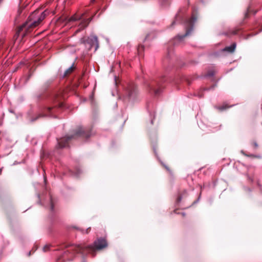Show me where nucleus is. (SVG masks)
Masks as SVG:
<instances>
[{"label": "nucleus", "mask_w": 262, "mask_h": 262, "mask_svg": "<svg viewBox=\"0 0 262 262\" xmlns=\"http://www.w3.org/2000/svg\"><path fill=\"white\" fill-rule=\"evenodd\" d=\"M253 144H254V146L255 147H256L257 146V144L256 143H255V142H254V143H253Z\"/></svg>", "instance_id": "obj_16"}, {"label": "nucleus", "mask_w": 262, "mask_h": 262, "mask_svg": "<svg viewBox=\"0 0 262 262\" xmlns=\"http://www.w3.org/2000/svg\"><path fill=\"white\" fill-rule=\"evenodd\" d=\"M182 200V196L181 195H179L177 198V202L179 203Z\"/></svg>", "instance_id": "obj_12"}, {"label": "nucleus", "mask_w": 262, "mask_h": 262, "mask_svg": "<svg viewBox=\"0 0 262 262\" xmlns=\"http://www.w3.org/2000/svg\"><path fill=\"white\" fill-rule=\"evenodd\" d=\"M235 46H236L235 43H233L230 46L226 47L224 49V51H228L229 52H233L235 50Z\"/></svg>", "instance_id": "obj_8"}, {"label": "nucleus", "mask_w": 262, "mask_h": 262, "mask_svg": "<svg viewBox=\"0 0 262 262\" xmlns=\"http://www.w3.org/2000/svg\"><path fill=\"white\" fill-rule=\"evenodd\" d=\"M48 12L47 11L40 12L39 10L34 11L28 17L27 20L18 29L17 33L24 37L31 32L35 27L38 26L41 22L45 18Z\"/></svg>", "instance_id": "obj_1"}, {"label": "nucleus", "mask_w": 262, "mask_h": 262, "mask_svg": "<svg viewBox=\"0 0 262 262\" xmlns=\"http://www.w3.org/2000/svg\"><path fill=\"white\" fill-rule=\"evenodd\" d=\"M92 17L88 19H82L78 26L79 28L78 31H79L80 30H82L86 28L89 24L90 22L92 20Z\"/></svg>", "instance_id": "obj_6"}, {"label": "nucleus", "mask_w": 262, "mask_h": 262, "mask_svg": "<svg viewBox=\"0 0 262 262\" xmlns=\"http://www.w3.org/2000/svg\"><path fill=\"white\" fill-rule=\"evenodd\" d=\"M74 69V67L73 66L70 67L68 69H67L64 73L63 77H66L71 74Z\"/></svg>", "instance_id": "obj_9"}, {"label": "nucleus", "mask_w": 262, "mask_h": 262, "mask_svg": "<svg viewBox=\"0 0 262 262\" xmlns=\"http://www.w3.org/2000/svg\"><path fill=\"white\" fill-rule=\"evenodd\" d=\"M230 107V106H229L228 104H223L222 106H220L216 107V108L220 111H223L225 109L229 108Z\"/></svg>", "instance_id": "obj_10"}, {"label": "nucleus", "mask_w": 262, "mask_h": 262, "mask_svg": "<svg viewBox=\"0 0 262 262\" xmlns=\"http://www.w3.org/2000/svg\"><path fill=\"white\" fill-rule=\"evenodd\" d=\"M107 247V243L105 238H100L95 241L94 245H76L74 249L77 253L84 254L94 252L95 249L101 250Z\"/></svg>", "instance_id": "obj_2"}, {"label": "nucleus", "mask_w": 262, "mask_h": 262, "mask_svg": "<svg viewBox=\"0 0 262 262\" xmlns=\"http://www.w3.org/2000/svg\"><path fill=\"white\" fill-rule=\"evenodd\" d=\"M50 245H46L44 246L43 250L44 251H47L50 248Z\"/></svg>", "instance_id": "obj_11"}, {"label": "nucleus", "mask_w": 262, "mask_h": 262, "mask_svg": "<svg viewBox=\"0 0 262 262\" xmlns=\"http://www.w3.org/2000/svg\"><path fill=\"white\" fill-rule=\"evenodd\" d=\"M53 205L52 204L51 205V210H53Z\"/></svg>", "instance_id": "obj_17"}, {"label": "nucleus", "mask_w": 262, "mask_h": 262, "mask_svg": "<svg viewBox=\"0 0 262 262\" xmlns=\"http://www.w3.org/2000/svg\"><path fill=\"white\" fill-rule=\"evenodd\" d=\"M91 47L95 46V50H97L99 48V42L98 38L96 36H92L89 39Z\"/></svg>", "instance_id": "obj_5"}, {"label": "nucleus", "mask_w": 262, "mask_h": 262, "mask_svg": "<svg viewBox=\"0 0 262 262\" xmlns=\"http://www.w3.org/2000/svg\"><path fill=\"white\" fill-rule=\"evenodd\" d=\"M94 1V0H91L92 2H93Z\"/></svg>", "instance_id": "obj_19"}, {"label": "nucleus", "mask_w": 262, "mask_h": 262, "mask_svg": "<svg viewBox=\"0 0 262 262\" xmlns=\"http://www.w3.org/2000/svg\"><path fill=\"white\" fill-rule=\"evenodd\" d=\"M90 230H91V228L90 227L87 228L86 230V233H89L90 232Z\"/></svg>", "instance_id": "obj_13"}, {"label": "nucleus", "mask_w": 262, "mask_h": 262, "mask_svg": "<svg viewBox=\"0 0 262 262\" xmlns=\"http://www.w3.org/2000/svg\"><path fill=\"white\" fill-rule=\"evenodd\" d=\"M84 15V14L83 13V14H81L80 16L77 15H73L70 17L69 20L70 21H76L77 20L81 19H82Z\"/></svg>", "instance_id": "obj_7"}, {"label": "nucleus", "mask_w": 262, "mask_h": 262, "mask_svg": "<svg viewBox=\"0 0 262 262\" xmlns=\"http://www.w3.org/2000/svg\"><path fill=\"white\" fill-rule=\"evenodd\" d=\"M189 32L188 31H187L185 35L183 36V37L187 36L189 34Z\"/></svg>", "instance_id": "obj_14"}, {"label": "nucleus", "mask_w": 262, "mask_h": 262, "mask_svg": "<svg viewBox=\"0 0 262 262\" xmlns=\"http://www.w3.org/2000/svg\"><path fill=\"white\" fill-rule=\"evenodd\" d=\"M155 91V94L156 95H157L159 93V91L158 90H154Z\"/></svg>", "instance_id": "obj_15"}, {"label": "nucleus", "mask_w": 262, "mask_h": 262, "mask_svg": "<svg viewBox=\"0 0 262 262\" xmlns=\"http://www.w3.org/2000/svg\"><path fill=\"white\" fill-rule=\"evenodd\" d=\"M127 97L129 100H135L138 96V91L136 85H130L127 90Z\"/></svg>", "instance_id": "obj_4"}, {"label": "nucleus", "mask_w": 262, "mask_h": 262, "mask_svg": "<svg viewBox=\"0 0 262 262\" xmlns=\"http://www.w3.org/2000/svg\"><path fill=\"white\" fill-rule=\"evenodd\" d=\"M84 136L86 138L90 136L86 135L83 129L80 127L77 128L73 135L71 136H67L65 137L60 138L58 140V147L59 148L66 147L68 145L69 142L72 139H74L78 136Z\"/></svg>", "instance_id": "obj_3"}, {"label": "nucleus", "mask_w": 262, "mask_h": 262, "mask_svg": "<svg viewBox=\"0 0 262 262\" xmlns=\"http://www.w3.org/2000/svg\"><path fill=\"white\" fill-rule=\"evenodd\" d=\"M48 109L49 111H50L51 110V107H49Z\"/></svg>", "instance_id": "obj_18"}]
</instances>
